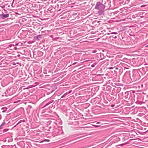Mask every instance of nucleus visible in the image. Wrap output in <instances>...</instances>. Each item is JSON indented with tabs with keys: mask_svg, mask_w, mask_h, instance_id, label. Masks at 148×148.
I'll list each match as a JSON object with an SVG mask.
<instances>
[{
	"mask_svg": "<svg viewBox=\"0 0 148 148\" xmlns=\"http://www.w3.org/2000/svg\"><path fill=\"white\" fill-rule=\"evenodd\" d=\"M8 130V129H4L3 130V132H5Z\"/></svg>",
	"mask_w": 148,
	"mask_h": 148,
	"instance_id": "7ed1b4c3",
	"label": "nucleus"
},
{
	"mask_svg": "<svg viewBox=\"0 0 148 148\" xmlns=\"http://www.w3.org/2000/svg\"><path fill=\"white\" fill-rule=\"evenodd\" d=\"M95 127H98V126H97V125H95Z\"/></svg>",
	"mask_w": 148,
	"mask_h": 148,
	"instance_id": "f8f14e48",
	"label": "nucleus"
},
{
	"mask_svg": "<svg viewBox=\"0 0 148 148\" xmlns=\"http://www.w3.org/2000/svg\"><path fill=\"white\" fill-rule=\"evenodd\" d=\"M146 47H148V45H147V46H145Z\"/></svg>",
	"mask_w": 148,
	"mask_h": 148,
	"instance_id": "9d476101",
	"label": "nucleus"
},
{
	"mask_svg": "<svg viewBox=\"0 0 148 148\" xmlns=\"http://www.w3.org/2000/svg\"><path fill=\"white\" fill-rule=\"evenodd\" d=\"M1 16L3 18H4L8 17L9 14H2L1 15Z\"/></svg>",
	"mask_w": 148,
	"mask_h": 148,
	"instance_id": "f257e3e1",
	"label": "nucleus"
},
{
	"mask_svg": "<svg viewBox=\"0 0 148 148\" xmlns=\"http://www.w3.org/2000/svg\"><path fill=\"white\" fill-rule=\"evenodd\" d=\"M71 92V90L70 91H69V92H68V94H69V93H70Z\"/></svg>",
	"mask_w": 148,
	"mask_h": 148,
	"instance_id": "39448f33",
	"label": "nucleus"
},
{
	"mask_svg": "<svg viewBox=\"0 0 148 148\" xmlns=\"http://www.w3.org/2000/svg\"><path fill=\"white\" fill-rule=\"evenodd\" d=\"M115 69H118V68H116Z\"/></svg>",
	"mask_w": 148,
	"mask_h": 148,
	"instance_id": "6e6552de",
	"label": "nucleus"
},
{
	"mask_svg": "<svg viewBox=\"0 0 148 148\" xmlns=\"http://www.w3.org/2000/svg\"><path fill=\"white\" fill-rule=\"evenodd\" d=\"M114 106V105H111V106L112 107H113Z\"/></svg>",
	"mask_w": 148,
	"mask_h": 148,
	"instance_id": "0eeeda50",
	"label": "nucleus"
},
{
	"mask_svg": "<svg viewBox=\"0 0 148 148\" xmlns=\"http://www.w3.org/2000/svg\"><path fill=\"white\" fill-rule=\"evenodd\" d=\"M112 34H116V33H112Z\"/></svg>",
	"mask_w": 148,
	"mask_h": 148,
	"instance_id": "1a4fd4ad",
	"label": "nucleus"
},
{
	"mask_svg": "<svg viewBox=\"0 0 148 148\" xmlns=\"http://www.w3.org/2000/svg\"><path fill=\"white\" fill-rule=\"evenodd\" d=\"M77 63V62H76L74 63L73 64V65H75V64H76Z\"/></svg>",
	"mask_w": 148,
	"mask_h": 148,
	"instance_id": "20e7f679",
	"label": "nucleus"
},
{
	"mask_svg": "<svg viewBox=\"0 0 148 148\" xmlns=\"http://www.w3.org/2000/svg\"><path fill=\"white\" fill-rule=\"evenodd\" d=\"M113 69V68L112 67H110L109 69Z\"/></svg>",
	"mask_w": 148,
	"mask_h": 148,
	"instance_id": "423d86ee",
	"label": "nucleus"
},
{
	"mask_svg": "<svg viewBox=\"0 0 148 148\" xmlns=\"http://www.w3.org/2000/svg\"><path fill=\"white\" fill-rule=\"evenodd\" d=\"M99 123H100L99 122H97V124H99Z\"/></svg>",
	"mask_w": 148,
	"mask_h": 148,
	"instance_id": "9b49d317",
	"label": "nucleus"
},
{
	"mask_svg": "<svg viewBox=\"0 0 148 148\" xmlns=\"http://www.w3.org/2000/svg\"><path fill=\"white\" fill-rule=\"evenodd\" d=\"M49 140H47V139H45L43 141H41L40 143H42L44 141H46V142H49Z\"/></svg>",
	"mask_w": 148,
	"mask_h": 148,
	"instance_id": "f03ea898",
	"label": "nucleus"
}]
</instances>
